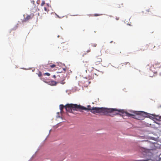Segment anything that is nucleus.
<instances>
[{
    "label": "nucleus",
    "mask_w": 161,
    "mask_h": 161,
    "mask_svg": "<svg viewBox=\"0 0 161 161\" xmlns=\"http://www.w3.org/2000/svg\"><path fill=\"white\" fill-rule=\"evenodd\" d=\"M153 118L154 119V120L159 121H161V116L155 114H153Z\"/></svg>",
    "instance_id": "0eeeda50"
},
{
    "label": "nucleus",
    "mask_w": 161,
    "mask_h": 161,
    "mask_svg": "<svg viewBox=\"0 0 161 161\" xmlns=\"http://www.w3.org/2000/svg\"><path fill=\"white\" fill-rule=\"evenodd\" d=\"M159 64H160V63H157L155 64V65L156 66L159 65Z\"/></svg>",
    "instance_id": "5701e85b"
},
{
    "label": "nucleus",
    "mask_w": 161,
    "mask_h": 161,
    "mask_svg": "<svg viewBox=\"0 0 161 161\" xmlns=\"http://www.w3.org/2000/svg\"><path fill=\"white\" fill-rule=\"evenodd\" d=\"M116 6L117 7L119 8L121 6H123V4L122 3H119L117 4Z\"/></svg>",
    "instance_id": "9b49d317"
},
{
    "label": "nucleus",
    "mask_w": 161,
    "mask_h": 161,
    "mask_svg": "<svg viewBox=\"0 0 161 161\" xmlns=\"http://www.w3.org/2000/svg\"><path fill=\"white\" fill-rule=\"evenodd\" d=\"M37 75L39 77H41L42 75V73L39 71V73H37Z\"/></svg>",
    "instance_id": "6ab92c4d"
},
{
    "label": "nucleus",
    "mask_w": 161,
    "mask_h": 161,
    "mask_svg": "<svg viewBox=\"0 0 161 161\" xmlns=\"http://www.w3.org/2000/svg\"><path fill=\"white\" fill-rule=\"evenodd\" d=\"M32 19V17L30 15H27L26 17H25L23 21L24 22H26L29 20L30 19Z\"/></svg>",
    "instance_id": "1a4fd4ad"
},
{
    "label": "nucleus",
    "mask_w": 161,
    "mask_h": 161,
    "mask_svg": "<svg viewBox=\"0 0 161 161\" xmlns=\"http://www.w3.org/2000/svg\"><path fill=\"white\" fill-rule=\"evenodd\" d=\"M146 11L147 12H149L150 11V10L149 9H148L146 10Z\"/></svg>",
    "instance_id": "bb28decb"
},
{
    "label": "nucleus",
    "mask_w": 161,
    "mask_h": 161,
    "mask_svg": "<svg viewBox=\"0 0 161 161\" xmlns=\"http://www.w3.org/2000/svg\"><path fill=\"white\" fill-rule=\"evenodd\" d=\"M114 112H116L114 115H117L119 114L118 112H122V110L116 108L93 107L92 108L91 111V112L94 114L98 113L100 114L101 115H108L109 113H113Z\"/></svg>",
    "instance_id": "f257e3e1"
},
{
    "label": "nucleus",
    "mask_w": 161,
    "mask_h": 161,
    "mask_svg": "<svg viewBox=\"0 0 161 161\" xmlns=\"http://www.w3.org/2000/svg\"><path fill=\"white\" fill-rule=\"evenodd\" d=\"M116 19L117 20H118L119 19V18L118 17V18H116Z\"/></svg>",
    "instance_id": "cd10ccee"
},
{
    "label": "nucleus",
    "mask_w": 161,
    "mask_h": 161,
    "mask_svg": "<svg viewBox=\"0 0 161 161\" xmlns=\"http://www.w3.org/2000/svg\"><path fill=\"white\" fill-rule=\"evenodd\" d=\"M44 75L49 76L50 75V74L48 73H46L44 74Z\"/></svg>",
    "instance_id": "412c9836"
},
{
    "label": "nucleus",
    "mask_w": 161,
    "mask_h": 161,
    "mask_svg": "<svg viewBox=\"0 0 161 161\" xmlns=\"http://www.w3.org/2000/svg\"><path fill=\"white\" fill-rule=\"evenodd\" d=\"M44 10L46 11L47 12L48 11V10H47V8L46 7H44Z\"/></svg>",
    "instance_id": "4be33fe9"
},
{
    "label": "nucleus",
    "mask_w": 161,
    "mask_h": 161,
    "mask_svg": "<svg viewBox=\"0 0 161 161\" xmlns=\"http://www.w3.org/2000/svg\"><path fill=\"white\" fill-rule=\"evenodd\" d=\"M153 114L152 115H149V118H150V119H153V120H154V119L153 118Z\"/></svg>",
    "instance_id": "a211bd4d"
},
{
    "label": "nucleus",
    "mask_w": 161,
    "mask_h": 161,
    "mask_svg": "<svg viewBox=\"0 0 161 161\" xmlns=\"http://www.w3.org/2000/svg\"><path fill=\"white\" fill-rule=\"evenodd\" d=\"M150 144V143L149 141H147L146 142L145 144L146 145H149Z\"/></svg>",
    "instance_id": "aec40b11"
},
{
    "label": "nucleus",
    "mask_w": 161,
    "mask_h": 161,
    "mask_svg": "<svg viewBox=\"0 0 161 161\" xmlns=\"http://www.w3.org/2000/svg\"><path fill=\"white\" fill-rule=\"evenodd\" d=\"M102 14H94V16H97L100 15H102Z\"/></svg>",
    "instance_id": "dca6fc26"
},
{
    "label": "nucleus",
    "mask_w": 161,
    "mask_h": 161,
    "mask_svg": "<svg viewBox=\"0 0 161 161\" xmlns=\"http://www.w3.org/2000/svg\"><path fill=\"white\" fill-rule=\"evenodd\" d=\"M55 66H56V65L54 64H53L51 65H50V67L52 68H54L55 67Z\"/></svg>",
    "instance_id": "f3484780"
},
{
    "label": "nucleus",
    "mask_w": 161,
    "mask_h": 161,
    "mask_svg": "<svg viewBox=\"0 0 161 161\" xmlns=\"http://www.w3.org/2000/svg\"><path fill=\"white\" fill-rule=\"evenodd\" d=\"M148 161L147 160H138V161Z\"/></svg>",
    "instance_id": "393cba45"
},
{
    "label": "nucleus",
    "mask_w": 161,
    "mask_h": 161,
    "mask_svg": "<svg viewBox=\"0 0 161 161\" xmlns=\"http://www.w3.org/2000/svg\"><path fill=\"white\" fill-rule=\"evenodd\" d=\"M156 158H158V160H157V161H160L161 160V159H160V158H159V157H157H157H156Z\"/></svg>",
    "instance_id": "b1692460"
},
{
    "label": "nucleus",
    "mask_w": 161,
    "mask_h": 161,
    "mask_svg": "<svg viewBox=\"0 0 161 161\" xmlns=\"http://www.w3.org/2000/svg\"><path fill=\"white\" fill-rule=\"evenodd\" d=\"M45 4V2L44 1H42V3H41V6H43Z\"/></svg>",
    "instance_id": "2eb2a0df"
},
{
    "label": "nucleus",
    "mask_w": 161,
    "mask_h": 161,
    "mask_svg": "<svg viewBox=\"0 0 161 161\" xmlns=\"http://www.w3.org/2000/svg\"><path fill=\"white\" fill-rule=\"evenodd\" d=\"M68 108H72L73 110L76 111H81V110H90L91 111L92 108L90 105L87 106V108L84 107L80 105H77L76 104H71L67 105Z\"/></svg>",
    "instance_id": "7ed1b4c3"
},
{
    "label": "nucleus",
    "mask_w": 161,
    "mask_h": 161,
    "mask_svg": "<svg viewBox=\"0 0 161 161\" xmlns=\"http://www.w3.org/2000/svg\"><path fill=\"white\" fill-rule=\"evenodd\" d=\"M154 64H153V66L154 67Z\"/></svg>",
    "instance_id": "7c9ffc66"
},
{
    "label": "nucleus",
    "mask_w": 161,
    "mask_h": 161,
    "mask_svg": "<svg viewBox=\"0 0 161 161\" xmlns=\"http://www.w3.org/2000/svg\"><path fill=\"white\" fill-rule=\"evenodd\" d=\"M122 66L125 68H129L130 67V64L129 62H126L123 63Z\"/></svg>",
    "instance_id": "6e6552de"
},
{
    "label": "nucleus",
    "mask_w": 161,
    "mask_h": 161,
    "mask_svg": "<svg viewBox=\"0 0 161 161\" xmlns=\"http://www.w3.org/2000/svg\"><path fill=\"white\" fill-rule=\"evenodd\" d=\"M64 47V45L63 44H61L59 46V47H58V48H60V49H63V50H64V49L63 48Z\"/></svg>",
    "instance_id": "ddd939ff"
},
{
    "label": "nucleus",
    "mask_w": 161,
    "mask_h": 161,
    "mask_svg": "<svg viewBox=\"0 0 161 161\" xmlns=\"http://www.w3.org/2000/svg\"><path fill=\"white\" fill-rule=\"evenodd\" d=\"M41 80H43L44 82L46 83H48V81L46 80H45L44 78H41Z\"/></svg>",
    "instance_id": "4468645a"
},
{
    "label": "nucleus",
    "mask_w": 161,
    "mask_h": 161,
    "mask_svg": "<svg viewBox=\"0 0 161 161\" xmlns=\"http://www.w3.org/2000/svg\"><path fill=\"white\" fill-rule=\"evenodd\" d=\"M139 150L140 151L142 152L147 153L149 152L150 149L144 147H140Z\"/></svg>",
    "instance_id": "423d86ee"
},
{
    "label": "nucleus",
    "mask_w": 161,
    "mask_h": 161,
    "mask_svg": "<svg viewBox=\"0 0 161 161\" xmlns=\"http://www.w3.org/2000/svg\"><path fill=\"white\" fill-rule=\"evenodd\" d=\"M102 61V59L100 56L96 57L94 59V64L96 65H97L101 64Z\"/></svg>",
    "instance_id": "39448f33"
},
{
    "label": "nucleus",
    "mask_w": 161,
    "mask_h": 161,
    "mask_svg": "<svg viewBox=\"0 0 161 161\" xmlns=\"http://www.w3.org/2000/svg\"><path fill=\"white\" fill-rule=\"evenodd\" d=\"M90 45L92 47H96L97 44L95 43H91Z\"/></svg>",
    "instance_id": "f8f14e48"
},
{
    "label": "nucleus",
    "mask_w": 161,
    "mask_h": 161,
    "mask_svg": "<svg viewBox=\"0 0 161 161\" xmlns=\"http://www.w3.org/2000/svg\"><path fill=\"white\" fill-rule=\"evenodd\" d=\"M70 104H66L65 106H64L63 104H60L59 105V108L60 109L61 111V112L63 111V110L64 109V108L65 109H66V110L67 111H68L70 113L72 112V110H73V108H67V105H68Z\"/></svg>",
    "instance_id": "20e7f679"
},
{
    "label": "nucleus",
    "mask_w": 161,
    "mask_h": 161,
    "mask_svg": "<svg viewBox=\"0 0 161 161\" xmlns=\"http://www.w3.org/2000/svg\"><path fill=\"white\" fill-rule=\"evenodd\" d=\"M134 113L136 115L132 114L127 112L125 113L126 116L128 117L132 116L133 118L139 120H142L143 119L142 116V118L143 117H147L148 115L146 113L143 111H136L134 112Z\"/></svg>",
    "instance_id": "f03ea898"
},
{
    "label": "nucleus",
    "mask_w": 161,
    "mask_h": 161,
    "mask_svg": "<svg viewBox=\"0 0 161 161\" xmlns=\"http://www.w3.org/2000/svg\"><path fill=\"white\" fill-rule=\"evenodd\" d=\"M53 77L54 78H56V76L55 75H53Z\"/></svg>",
    "instance_id": "c85d7f7f"
},
{
    "label": "nucleus",
    "mask_w": 161,
    "mask_h": 161,
    "mask_svg": "<svg viewBox=\"0 0 161 161\" xmlns=\"http://www.w3.org/2000/svg\"><path fill=\"white\" fill-rule=\"evenodd\" d=\"M47 83L52 86L55 85L56 84V82L55 81L53 80L51 81H48V83Z\"/></svg>",
    "instance_id": "9d476101"
},
{
    "label": "nucleus",
    "mask_w": 161,
    "mask_h": 161,
    "mask_svg": "<svg viewBox=\"0 0 161 161\" xmlns=\"http://www.w3.org/2000/svg\"><path fill=\"white\" fill-rule=\"evenodd\" d=\"M152 68H151V69H151V70H152Z\"/></svg>",
    "instance_id": "c756f323"
},
{
    "label": "nucleus",
    "mask_w": 161,
    "mask_h": 161,
    "mask_svg": "<svg viewBox=\"0 0 161 161\" xmlns=\"http://www.w3.org/2000/svg\"><path fill=\"white\" fill-rule=\"evenodd\" d=\"M90 51H91V49H89L86 52H87V53H89V52H90Z\"/></svg>",
    "instance_id": "a878e982"
}]
</instances>
